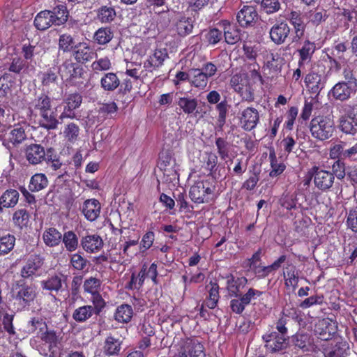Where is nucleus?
Segmentation results:
<instances>
[{"label": "nucleus", "mask_w": 357, "mask_h": 357, "mask_svg": "<svg viewBox=\"0 0 357 357\" xmlns=\"http://www.w3.org/2000/svg\"><path fill=\"white\" fill-rule=\"evenodd\" d=\"M29 109L35 116H38L40 126L47 130H56L60 123L56 107L53 100L45 93L36 96L29 105Z\"/></svg>", "instance_id": "nucleus-1"}, {"label": "nucleus", "mask_w": 357, "mask_h": 357, "mask_svg": "<svg viewBox=\"0 0 357 357\" xmlns=\"http://www.w3.org/2000/svg\"><path fill=\"white\" fill-rule=\"evenodd\" d=\"M59 72L66 82L75 86H85V82L88 80L87 71L81 64L74 63L70 59H66L63 62Z\"/></svg>", "instance_id": "nucleus-2"}, {"label": "nucleus", "mask_w": 357, "mask_h": 357, "mask_svg": "<svg viewBox=\"0 0 357 357\" xmlns=\"http://www.w3.org/2000/svg\"><path fill=\"white\" fill-rule=\"evenodd\" d=\"M215 182L211 179L196 181L190 188L189 195L196 204L209 203L215 198Z\"/></svg>", "instance_id": "nucleus-3"}, {"label": "nucleus", "mask_w": 357, "mask_h": 357, "mask_svg": "<svg viewBox=\"0 0 357 357\" xmlns=\"http://www.w3.org/2000/svg\"><path fill=\"white\" fill-rule=\"evenodd\" d=\"M310 130L314 138L321 141L326 140L334 133V121L328 116H314L310 121Z\"/></svg>", "instance_id": "nucleus-4"}, {"label": "nucleus", "mask_w": 357, "mask_h": 357, "mask_svg": "<svg viewBox=\"0 0 357 357\" xmlns=\"http://www.w3.org/2000/svg\"><path fill=\"white\" fill-rule=\"evenodd\" d=\"M344 112L339 118V128L346 135L354 136L357 134V103L342 105Z\"/></svg>", "instance_id": "nucleus-5"}, {"label": "nucleus", "mask_w": 357, "mask_h": 357, "mask_svg": "<svg viewBox=\"0 0 357 357\" xmlns=\"http://www.w3.org/2000/svg\"><path fill=\"white\" fill-rule=\"evenodd\" d=\"M230 86L242 98L243 100L251 102L255 100L254 89L249 83L245 73H236L230 79Z\"/></svg>", "instance_id": "nucleus-6"}, {"label": "nucleus", "mask_w": 357, "mask_h": 357, "mask_svg": "<svg viewBox=\"0 0 357 357\" xmlns=\"http://www.w3.org/2000/svg\"><path fill=\"white\" fill-rule=\"evenodd\" d=\"M43 264L44 258L40 255L33 254L29 256L25 265L21 270V276L23 279L17 282V285L22 287L20 290H30V287L24 286V279L38 275Z\"/></svg>", "instance_id": "nucleus-7"}, {"label": "nucleus", "mask_w": 357, "mask_h": 357, "mask_svg": "<svg viewBox=\"0 0 357 357\" xmlns=\"http://www.w3.org/2000/svg\"><path fill=\"white\" fill-rule=\"evenodd\" d=\"M239 121L241 128L247 132L255 129L259 123L260 118L258 110L253 107H248L240 114Z\"/></svg>", "instance_id": "nucleus-8"}, {"label": "nucleus", "mask_w": 357, "mask_h": 357, "mask_svg": "<svg viewBox=\"0 0 357 357\" xmlns=\"http://www.w3.org/2000/svg\"><path fill=\"white\" fill-rule=\"evenodd\" d=\"M314 184L316 188L322 192L328 191L334 183V176L330 171L320 169L318 166H313Z\"/></svg>", "instance_id": "nucleus-9"}, {"label": "nucleus", "mask_w": 357, "mask_h": 357, "mask_svg": "<svg viewBox=\"0 0 357 357\" xmlns=\"http://www.w3.org/2000/svg\"><path fill=\"white\" fill-rule=\"evenodd\" d=\"M218 156L213 152H205L201 159V168L204 169L208 175L212 176L214 178H220L222 176L220 171L221 169L225 172L224 167L220 168L218 165Z\"/></svg>", "instance_id": "nucleus-10"}, {"label": "nucleus", "mask_w": 357, "mask_h": 357, "mask_svg": "<svg viewBox=\"0 0 357 357\" xmlns=\"http://www.w3.org/2000/svg\"><path fill=\"white\" fill-rule=\"evenodd\" d=\"M304 82L310 93L319 95L321 91L325 87L326 78L324 73H319V72L314 71V69H312V70L305 75Z\"/></svg>", "instance_id": "nucleus-11"}, {"label": "nucleus", "mask_w": 357, "mask_h": 357, "mask_svg": "<svg viewBox=\"0 0 357 357\" xmlns=\"http://www.w3.org/2000/svg\"><path fill=\"white\" fill-rule=\"evenodd\" d=\"M356 86H351L349 83L342 81L336 83L330 90L328 96L335 100L347 101L356 91Z\"/></svg>", "instance_id": "nucleus-12"}, {"label": "nucleus", "mask_w": 357, "mask_h": 357, "mask_svg": "<svg viewBox=\"0 0 357 357\" xmlns=\"http://www.w3.org/2000/svg\"><path fill=\"white\" fill-rule=\"evenodd\" d=\"M291 29L286 21L275 23L269 31V37L275 45L285 43L289 36Z\"/></svg>", "instance_id": "nucleus-13"}, {"label": "nucleus", "mask_w": 357, "mask_h": 357, "mask_svg": "<svg viewBox=\"0 0 357 357\" xmlns=\"http://www.w3.org/2000/svg\"><path fill=\"white\" fill-rule=\"evenodd\" d=\"M169 58L166 48L155 49L144 62V68L150 72L158 69L164 64V61Z\"/></svg>", "instance_id": "nucleus-14"}, {"label": "nucleus", "mask_w": 357, "mask_h": 357, "mask_svg": "<svg viewBox=\"0 0 357 357\" xmlns=\"http://www.w3.org/2000/svg\"><path fill=\"white\" fill-rule=\"evenodd\" d=\"M259 17L254 6H244L236 15V20L241 27L252 26Z\"/></svg>", "instance_id": "nucleus-15"}, {"label": "nucleus", "mask_w": 357, "mask_h": 357, "mask_svg": "<svg viewBox=\"0 0 357 357\" xmlns=\"http://www.w3.org/2000/svg\"><path fill=\"white\" fill-rule=\"evenodd\" d=\"M266 342V347L271 352L281 351L287 347V340L283 335H279L277 332H272L263 336Z\"/></svg>", "instance_id": "nucleus-16"}, {"label": "nucleus", "mask_w": 357, "mask_h": 357, "mask_svg": "<svg viewBox=\"0 0 357 357\" xmlns=\"http://www.w3.org/2000/svg\"><path fill=\"white\" fill-rule=\"evenodd\" d=\"M82 249L87 253H96L103 247L104 243L102 238L96 234H87L80 240Z\"/></svg>", "instance_id": "nucleus-17"}, {"label": "nucleus", "mask_w": 357, "mask_h": 357, "mask_svg": "<svg viewBox=\"0 0 357 357\" xmlns=\"http://www.w3.org/2000/svg\"><path fill=\"white\" fill-rule=\"evenodd\" d=\"M287 19L294 27V35L292 41L297 43L303 37L305 31V24L301 14L298 11L291 10Z\"/></svg>", "instance_id": "nucleus-18"}, {"label": "nucleus", "mask_w": 357, "mask_h": 357, "mask_svg": "<svg viewBox=\"0 0 357 357\" xmlns=\"http://www.w3.org/2000/svg\"><path fill=\"white\" fill-rule=\"evenodd\" d=\"M181 349L189 357H206L203 344L196 338L186 339Z\"/></svg>", "instance_id": "nucleus-19"}, {"label": "nucleus", "mask_w": 357, "mask_h": 357, "mask_svg": "<svg viewBox=\"0 0 357 357\" xmlns=\"http://www.w3.org/2000/svg\"><path fill=\"white\" fill-rule=\"evenodd\" d=\"M73 56L77 63L82 65L90 61L94 56H97V54L87 43H80L75 46Z\"/></svg>", "instance_id": "nucleus-20"}, {"label": "nucleus", "mask_w": 357, "mask_h": 357, "mask_svg": "<svg viewBox=\"0 0 357 357\" xmlns=\"http://www.w3.org/2000/svg\"><path fill=\"white\" fill-rule=\"evenodd\" d=\"M101 205L100 202L95 199H88L83 203L82 213L90 222H93L100 216Z\"/></svg>", "instance_id": "nucleus-21"}, {"label": "nucleus", "mask_w": 357, "mask_h": 357, "mask_svg": "<svg viewBox=\"0 0 357 357\" xmlns=\"http://www.w3.org/2000/svg\"><path fill=\"white\" fill-rule=\"evenodd\" d=\"M28 128L26 123L15 124L8 134V142L13 147H17L27 139L26 130Z\"/></svg>", "instance_id": "nucleus-22"}, {"label": "nucleus", "mask_w": 357, "mask_h": 357, "mask_svg": "<svg viewBox=\"0 0 357 357\" xmlns=\"http://www.w3.org/2000/svg\"><path fill=\"white\" fill-rule=\"evenodd\" d=\"M45 149L41 144H31L25 149V156L31 165L40 164L45 158Z\"/></svg>", "instance_id": "nucleus-23"}, {"label": "nucleus", "mask_w": 357, "mask_h": 357, "mask_svg": "<svg viewBox=\"0 0 357 357\" xmlns=\"http://www.w3.org/2000/svg\"><path fill=\"white\" fill-rule=\"evenodd\" d=\"M240 291H235L234 298L231 301L230 306L234 312L241 314L248 305L251 299L255 296V291H247L245 294H239Z\"/></svg>", "instance_id": "nucleus-24"}, {"label": "nucleus", "mask_w": 357, "mask_h": 357, "mask_svg": "<svg viewBox=\"0 0 357 357\" xmlns=\"http://www.w3.org/2000/svg\"><path fill=\"white\" fill-rule=\"evenodd\" d=\"M292 342L303 352H313L317 349L313 338L307 333H296L292 337Z\"/></svg>", "instance_id": "nucleus-25"}, {"label": "nucleus", "mask_w": 357, "mask_h": 357, "mask_svg": "<svg viewBox=\"0 0 357 357\" xmlns=\"http://www.w3.org/2000/svg\"><path fill=\"white\" fill-rule=\"evenodd\" d=\"M96 20L102 24H110L116 17V11L112 3L102 5L96 10Z\"/></svg>", "instance_id": "nucleus-26"}, {"label": "nucleus", "mask_w": 357, "mask_h": 357, "mask_svg": "<svg viewBox=\"0 0 357 357\" xmlns=\"http://www.w3.org/2000/svg\"><path fill=\"white\" fill-rule=\"evenodd\" d=\"M283 277L284 284L287 288H292L295 290L298 287L299 281L298 273L296 266L290 261H287V264L284 266Z\"/></svg>", "instance_id": "nucleus-27"}, {"label": "nucleus", "mask_w": 357, "mask_h": 357, "mask_svg": "<svg viewBox=\"0 0 357 357\" xmlns=\"http://www.w3.org/2000/svg\"><path fill=\"white\" fill-rule=\"evenodd\" d=\"M176 104L185 114L197 116L198 100L196 98L189 96L178 97Z\"/></svg>", "instance_id": "nucleus-28"}, {"label": "nucleus", "mask_w": 357, "mask_h": 357, "mask_svg": "<svg viewBox=\"0 0 357 357\" xmlns=\"http://www.w3.org/2000/svg\"><path fill=\"white\" fill-rule=\"evenodd\" d=\"M315 50V43L309 40H305L302 47L297 50L299 56L298 66L303 67L306 62L310 61Z\"/></svg>", "instance_id": "nucleus-29"}, {"label": "nucleus", "mask_w": 357, "mask_h": 357, "mask_svg": "<svg viewBox=\"0 0 357 357\" xmlns=\"http://www.w3.org/2000/svg\"><path fill=\"white\" fill-rule=\"evenodd\" d=\"M33 24L39 31H45L52 25L55 26L50 10H44L39 12L34 18Z\"/></svg>", "instance_id": "nucleus-30"}, {"label": "nucleus", "mask_w": 357, "mask_h": 357, "mask_svg": "<svg viewBox=\"0 0 357 357\" xmlns=\"http://www.w3.org/2000/svg\"><path fill=\"white\" fill-rule=\"evenodd\" d=\"M20 194L15 189L6 190L0 197V214L3 212V208H13L19 200Z\"/></svg>", "instance_id": "nucleus-31"}, {"label": "nucleus", "mask_w": 357, "mask_h": 357, "mask_svg": "<svg viewBox=\"0 0 357 357\" xmlns=\"http://www.w3.org/2000/svg\"><path fill=\"white\" fill-rule=\"evenodd\" d=\"M45 244L50 248L58 246L62 240L61 233L54 227L46 229L43 234Z\"/></svg>", "instance_id": "nucleus-32"}, {"label": "nucleus", "mask_w": 357, "mask_h": 357, "mask_svg": "<svg viewBox=\"0 0 357 357\" xmlns=\"http://www.w3.org/2000/svg\"><path fill=\"white\" fill-rule=\"evenodd\" d=\"M120 84V79L114 73H105L100 79V86L106 91H114Z\"/></svg>", "instance_id": "nucleus-33"}, {"label": "nucleus", "mask_w": 357, "mask_h": 357, "mask_svg": "<svg viewBox=\"0 0 357 357\" xmlns=\"http://www.w3.org/2000/svg\"><path fill=\"white\" fill-rule=\"evenodd\" d=\"M38 77L42 86L47 89L57 85L58 75L55 68H50L45 71L40 72Z\"/></svg>", "instance_id": "nucleus-34"}, {"label": "nucleus", "mask_w": 357, "mask_h": 357, "mask_svg": "<svg viewBox=\"0 0 357 357\" xmlns=\"http://www.w3.org/2000/svg\"><path fill=\"white\" fill-rule=\"evenodd\" d=\"M48 179L45 174L36 173L30 179L28 188L32 192H39L48 185Z\"/></svg>", "instance_id": "nucleus-35"}, {"label": "nucleus", "mask_w": 357, "mask_h": 357, "mask_svg": "<svg viewBox=\"0 0 357 357\" xmlns=\"http://www.w3.org/2000/svg\"><path fill=\"white\" fill-rule=\"evenodd\" d=\"M122 340L110 334L105 341L104 351L107 355H116L119 353L121 348Z\"/></svg>", "instance_id": "nucleus-36"}, {"label": "nucleus", "mask_w": 357, "mask_h": 357, "mask_svg": "<svg viewBox=\"0 0 357 357\" xmlns=\"http://www.w3.org/2000/svg\"><path fill=\"white\" fill-rule=\"evenodd\" d=\"M55 26H61L64 24L68 18L69 13L67 7L64 4H59L50 10Z\"/></svg>", "instance_id": "nucleus-37"}, {"label": "nucleus", "mask_w": 357, "mask_h": 357, "mask_svg": "<svg viewBox=\"0 0 357 357\" xmlns=\"http://www.w3.org/2000/svg\"><path fill=\"white\" fill-rule=\"evenodd\" d=\"M230 105L228 104V102L226 99L220 101L215 106V110L218 113V116L216 119V124L218 128L220 130H222L226 123L227 116L229 112Z\"/></svg>", "instance_id": "nucleus-38"}, {"label": "nucleus", "mask_w": 357, "mask_h": 357, "mask_svg": "<svg viewBox=\"0 0 357 357\" xmlns=\"http://www.w3.org/2000/svg\"><path fill=\"white\" fill-rule=\"evenodd\" d=\"M29 69L30 68L28 62H26L20 56H17L11 59L10 63H9V66L8 68L9 72H12L17 75L22 73H28Z\"/></svg>", "instance_id": "nucleus-39"}, {"label": "nucleus", "mask_w": 357, "mask_h": 357, "mask_svg": "<svg viewBox=\"0 0 357 357\" xmlns=\"http://www.w3.org/2000/svg\"><path fill=\"white\" fill-rule=\"evenodd\" d=\"M192 17L182 16L176 23L177 33L181 36H185L192 33L194 25Z\"/></svg>", "instance_id": "nucleus-40"}, {"label": "nucleus", "mask_w": 357, "mask_h": 357, "mask_svg": "<svg viewBox=\"0 0 357 357\" xmlns=\"http://www.w3.org/2000/svg\"><path fill=\"white\" fill-rule=\"evenodd\" d=\"M269 160L271 170L269 172V176L271 178H276L280 176L285 170L286 165L283 162H278L277 157L274 150L269 153Z\"/></svg>", "instance_id": "nucleus-41"}, {"label": "nucleus", "mask_w": 357, "mask_h": 357, "mask_svg": "<svg viewBox=\"0 0 357 357\" xmlns=\"http://www.w3.org/2000/svg\"><path fill=\"white\" fill-rule=\"evenodd\" d=\"M45 153V158L43 161H45L48 166L55 171L61 168L62 162L60 160V156L54 148H47Z\"/></svg>", "instance_id": "nucleus-42"}, {"label": "nucleus", "mask_w": 357, "mask_h": 357, "mask_svg": "<svg viewBox=\"0 0 357 357\" xmlns=\"http://www.w3.org/2000/svg\"><path fill=\"white\" fill-rule=\"evenodd\" d=\"M132 314V307L127 304H123L116 308L114 319L120 323H128L130 321Z\"/></svg>", "instance_id": "nucleus-43"}, {"label": "nucleus", "mask_w": 357, "mask_h": 357, "mask_svg": "<svg viewBox=\"0 0 357 357\" xmlns=\"http://www.w3.org/2000/svg\"><path fill=\"white\" fill-rule=\"evenodd\" d=\"M61 241L64 244L65 248L68 252L75 251L79 245V239L73 231H68L62 235Z\"/></svg>", "instance_id": "nucleus-44"}, {"label": "nucleus", "mask_w": 357, "mask_h": 357, "mask_svg": "<svg viewBox=\"0 0 357 357\" xmlns=\"http://www.w3.org/2000/svg\"><path fill=\"white\" fill-rule=\"evenodd\" d=\"M192 73L193 75L190 77V85L199 89H204L208 84V78L205 74L198 68L192 69Z\"/></svg>", "instance_id": "nucleus-45"}, {"label": "nucleus", "mask_w": 357, "mask_h": 357, "mask_svg": "<svg viewBox=\"0 0 357 357\" xmlns=\"http://www.w3.org/2000/svg\"><path fill=\"white\" fill-rule=\"evenodd\" d=\"M16 238L14 235L8 234L0 237V256H4L13 250Z\"/></svg>", "instance_id": "nucleus-46"}, {"label": "nucleus", "mask_w": 357, "mask_h": 357, "mask_svg": "<svg viewBox=\"0 0 357 357\" xmlns=\"http://www.w3.org/2000/svg\"><path fill=\"white\" fill-rule=\"evenodd\" d=\"M203 37L208 45H215L222 40L223 33L217 28H210L203 33Z\"/></svg>", "instance_id": "nucleus-47"}, {"label": "nucleus", "mask_w": 357, "mask_h": 357, "mask_svg": "<svg viewBox=\"0 0 357 357\" xmlns=\"http://www.w3.org/2000/svg\"><path fill=\"white\" fill-rule=\"evenodd\" d=\"M30 215L26 209L21 208L17 210L13 216V220L15 226L20 229L27 227L29 222Z\"/></svg>", "instance_id": "nucleus-48"}, {"label": "nucleus", "mask_w": 357, "mask_h": 357, "mask_svg": "<svg viewBox=\"0 0 357 357\" xmlns=\"http://www.w3.org/2000/svg\"><path fill=\"white\" fill-rule=\"evenodd\" d=\"M114 34L109 27L98 29L94 34V40L99 45H105L111 41Z\"/></svg>", "instance_id": "nucleus-49"}, {"label": "nucleus", "mask_w": 357, "mask_h": 357, "mask_svg": "<svg viewBox=\"0 0 357 357\" xmlns=\"http://www.w3.org/2000/svg\"><path fill=\"white\" fill-rule=\"evenodd\" d=\"M94 313V309L91 305L79 307L75 310L73 319L78 322H84L89 319Z\"/></svg>", "instance_id": "nucleus-50"}, {"label": "nucleus", "mask_w": 357, "mask_h": 357, "mask_svg": "<svg viewBox=\"0 0 357 357\" xmlns=\"http://www.w3.org/2000/svg\"><path fill=\"white\" fill-rule=\"evenodd\" d=\"M215 146L217 148V152L222 160H226L229 158L230 144L223 137H217L215 139Z\"/></svg>", "instance_id": "nucleus-51"}, {"label": "nucleus", "mask_w": 357, "mask_h": 357, "mask_svg": "<svg viewBox=\"0 0 357 357\" xmlns=\"http://www.w3.org/2000/svg\"><path fill=\"white\" fill-rule=\"evenodd\" d=\"M13 83L12 75L5 73L0 77V98H4L10 91Z\"/></svg>", "instance_id": "nucleus-52"}, {"label": "nucleus", "mask_w": 357, "mask_h": 357, "mask_svg": "<svg viewBox=\"0 0 357 357\" xmlns=\"http://www.w3.org/2000/svg\"><path fill=\"white\" fill-rule=\"evenodd\" d=\"M70 263L74 269L83 271L87 267L89 261L79 252L70 256Z\"/></svg>", "instance_id": "nucleus-53"}, {"label": "nucleus", "mask_w": 357, "mask_h": 357, "mask_svg": "<svg viewBox=\"0 0 357 357\" xmlns=\"http://www.w3.org/2000/svg\"><path fill=\"white\" fill-rule=\"evenodd\" d=\"M79 134V128L75 123H70L66 125L63 130V135L67 140L71 143L77 141Z\"/></svg>", "instance_id": "nucleus-54"}, {"label": "nucleus", "mask_w": 357, "mask_h": 357, "mask_svg": "<svg viewBox=\"0 0 357 357\" xmlns=\"http://www.w3.org/2000/svg\"><path fill=\"white\" fill-rule=\"evenodd\" d=\"M91 67L92 70L96 73H98L100 71H107L112 68V62L109 57L104 56L96 59L91 63Z\"/></svg>", "instance_id": "nucleus-55"}, {"label": "nucleus", "mask_w": 357, "mask_h": 357, "mask_svg": "<svg viewBox=\"0 0 357 357\" xmlns=\"http://www.w3.org/2000/svg\"><path fill=\"white\" fill-rule=\"evenodd\" d=\"M328 17L327 11L323 8H317L309 13V22L314 25H319L325 21Z\"/></svg>", "instance_id": "nucleus-56"}, {"label": "nucleus", "mask_w": 357, "mask_h": 357, "mask_svg": "<svg viewBox=\"0 0 357 357\" xmlns=\"http://www.w3.org/2000/svg\"><path fill=\"white\" fill-rule=\"evenodd\" d=\"M155 234L153 231L149 230L145 232L139 242V250L145 252L150 249L154 243Z\"/></svg>", "instance_id": "nucleus-57"}, {"label": "nucleus", "mask_w": 357, "mask_h": 357, "mask_svg": "<svg viewBox=\"0 0 357 357\" xmlns=\"http://www.w3.org/2000/svg\"><path fill=\"white\" fill-rule=\"evenodd\" d=\"M223 37L227 44L234 45L241 40L240 33L236 29L229 25L225 28Z\"/></svg>", "instance_id": "nucleus-58"}, {"label": "nucleus", "mask_w": 357, "mask_h": 357, "mask_svg": "<svg viewBox=\"0 0 357 357\" xmlns=\"http://www.w3.org/2000/svg\"><path fill=\"white\" fill-rule=\"evenodd\" d=\"M75 43L73 37L68 33H63L59 36V48L63 52H68L71 50Z\"/></svg>", "instance_id": "nucleus-59"}, {"label": "nucleus", "mask_w": 357, "mask_h": 357, "mask_svg": "<svg viewBox=\"0 0 357 357\" xmlns=\"http://www.w3.org/2000/svg\"><path fill=\"white\" fill-rule=\"evenodd\" d=\"M330 326L331 324L328 319H322L319 321L316 325L315 331L322 336V339L328 340L331 337V333H333V331H331Z\"/></svg>", "instance_id": "nucleus-60"}, {"label": "nucleus", "mask_w": 357, "mask_h": 357, "mask_svg": "<svg viewBox=\"0 0 357 357\" xmlns=\"http://www.w3.org/2000/svg\"><path fill=\"white\" fill-rule=\"evenodd\" d=\"M261 8L266 13L271 15L279 11L281 4L279 0H262Z\"/></svg>", "instance_id": "nucleus-61"}, {"label": "nucleus", "mask_w": 357, "mask_h": 357, "mask_svg": "<svg viewBox=\"0 0 357 357\" xmlns=\"http://www.w3.org/2000/svg\"><path fill=\"white\" fill-rule=\"evenodd\" d=\"M62 283L61 277L54 275L43 282V287L46 290H60L62 288Z\"/></svg>", "instance_id": "nucleus-62"}, {"label": "nucleus", "mask_w": 357, "mask_h": 357, "mask_svg": "<svg viewBox=\"0 0 357 357\" xmlns=\"http://www.w3.org/2000/svg\"><path fill=\"white\" fill-rule=\"evenodd\" d=\"M145 268H142L136 277L134 273L132 274L130 281L128 283V288L129 289H139L143 284L145 278Z\"/></svg>", "instance_id": "nucleus-63"}, {"label": "nucleus", "mask_w": 357, "mask_h": 357, "mask_svg": "<svg viewBox=\"0 0 357 357\" xmlns=\"http://www.w3.org/2000/svg\"><path fill=\"white\" fill-rule=\"evenodd\" d=\"M82 102V96L77 92L69 94L64 100V103L67 105L69 108H73L74 110L79 108Z\"/></svg>", "instance_id": "nucleus-64"}]
</instances>
